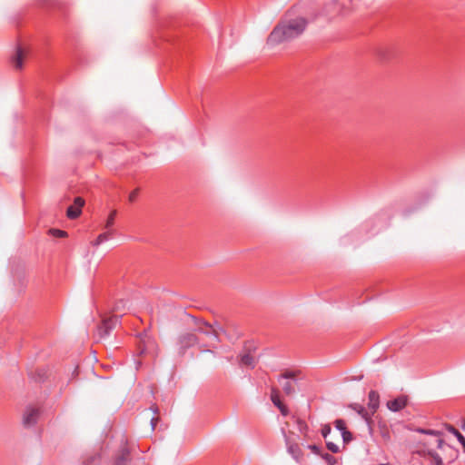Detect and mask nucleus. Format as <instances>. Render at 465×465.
I'll list each match as a JSON object with an SVG mask.
<instances>
[{
	"label": "nucleus",
	"mask_w": 465,
	"mask_h": 465,
	"mask_svg": "<svg viewBox=\"0 0 465 465\" xmlns=\"http://www.w3.org/2000/svg\"><path fill=\"white\" fill-rule=\"evenodd\" d=\"M295 377L296 372L293 371H286L278 377V381L282 384L286 395H292L295 392Z\"/></svg>",
	"instance_id": "3"
},
{
	"label": "nucleus",
	"mask_w": 465,
	"mask_h": 465,
	"mask_svg": "<svg viewBox=\"0 0 465 465\" xmlns=\"http://www.w3.org/2000/svg\"><path fill=\"white\" fill-rule=\"evenodd\" d=\"M416 431H418L421 434H425V435H439V431L434 430H430V429L419 428L416 430Z\"/></svg>",
	"instance_id": "23"
},
{
	"label": "nucleus",
	"mask_w": 465,
	"mask_h": 465,
	"mask_svg": "<svg viewBox=\"0 0 465 465\" xmlns=\"http://www.w3.org/2000/svg\"><path fill=\"white\" fill-rule=\"evenodd\" d=\"M120 303L123 304V308H124L125 303L123 301H120Z\"/></svg>",
	"instance_id": "36"
},
{
	"label": "nucleus",
	"mask_w": 465,
	"mask_h": 465,
	"mask_svg": "<svg viewBox=\"0 0 465 465\" xmlns=\"http://www.w3.org/2000/svg\"><path fill=\"white\" fill-rule=\"evenodd\" d=\"M114 309H115V310H120V304H119V303H117Z\"/></svg>",
	"instance_id": "35"
},
{
	"label": "nucleus",
	"mask_w": 465,
	"mask_h": 465,
	"mask_svg": "<svg viewBox=\"0 0 465 465\" xmlns=\"http://www.w3.org/2000/svg\"><path fill=\"white\" fill-rule=\"evenodd\" d=\"M195 323L197 324V328H196L197 331L203 333L207 336H210V338L214 342H219L220 331H224L218 323L212 325L203 320H195Z\"/></svg>",
	"instance_id": "2"
},
{
	"label": "nucleus",
	"mask_w": 465,
	"mask_h": 465,
	"mask_svg": "<svg viewBox=\"0 0 465 465\" xmlns=\"http://www.w3.org/2000/svg\"><path fill=\"white\" fill-rule=\"evenodd\" d=\"M379 465H391V464H389V463H381Z\"/></svg>",
	"instance_id": "37"
},
{
	"label": "nucleus",
	"mask_w": 465,
	"mask_h": 465,
	"mask_svg": "<svg viewBox=\"0 0 465 465\" xmlns=\"http://www.w3.org/2000/svg\"><path fill=\"white\" fill-rule=\"evenodd\" d=\"M157 421H158L157 418H153L151 420V425H152L153 430L155 428Z\"/></svg>",
	"instance_id": "32"
},
{
	"label": "nucleus",
	"mask_w": 465,
	"mask_h": 465,
	"mask_svg": "<svg viewBox=\"0 0 465 465\" xmlns=\"http://www.w3.org/2000/svg\"><path fill=\"white\" fill-rule=\"evenodd\" d=\"M119 322V318L116 315L111 316L103 320L101 325L98 327V333L101 338H106L110 335L116 324Z\"/></svg>",
	"instance_id": "4"
},
{
	"label": "nucleus",
	"mask_w": 465,
	"mask_h": 465,
	"mask_svg": "<svg viewBox=\"0 0 465 465\" xmlns=\"http://www.w3.org/2000/svg\"><path fill=\"white\" fill-rule=\"evenodd\" d=\"M379 393L375 391H371L369 392V407L371 410V414H373L377 409L379 408Z\"/></svg>",
	"instance_id": "11"
},
{
	"label": "nucleus",
	"mask_w": 465,
	"mask_h": 465,
	"mask_svg": "<svg viewBox=\"0 0 465 465\" xmlns=\"http://www.w3.org/2000/svg\"><path fill=\"white\" fill-rule=\"evenodd\" d=\"M82 211L77 209L74 205H71L67 208L66 215L70 219H76L81 214Z\"/></svg>",
	"instance_id": "18"
},
{
	"label": "nucleus",
	"mask_w": 465,
	"mask_h": 465,
	"mask_svg": "<svg viewBox=\"0 0 465 465\" xmlns=\"http://www.w3.org/2000/svg\"><path fill=\"white\" fill-rule=\"evenodd\" d=\"M447 430L456 437L458 441L462 445V448L465 451V437L456 428H454L451 425H450L447 428Z\"/></svg>",
	"instance_id": "14"
},
{
	"label": "nucleus",
	"mask_w": 465,
	"mask_h": 465,
	"mask_svg": "<svg viewBox=\"0 0 465 465\" xmlns=\"http://www.w3.org/2000/svg\"><path fill=\"white\" fill-rule=\"evenodd\" d=\"M139 195V189L136 188L134 189V191H132L130 193H129V196H128V200L130 203H134L136 201L137 197Z\"/></svg>",
	"instance_id": "26"
},
{
	"label": "nucleus",
	"mask_w": 465,
	"mask_h": 465,
	"mask_svg": "<svg viewBox=\"0 0 465 465\" xmlns=\"http://www.w3.org/2000/svg\"><path fill=\"white\" fill-rule=\"evenodd\" d=\"M117 215L116 210H113L110 212L104 224V229H114L115 217Z\"/></svg>",
	"instance_id": "16"
},
{
	"label": "nucleus",
	"mask_w": 465,
	"mask_h": 465,
	"mask_svg": "<svg viewBox=\"0 0 465 465\" xmlns=\"http://www.w3.org/2000/svg\"><path fill=\"white\" fill-rule=\"evenodd\" d=\"M198 341V338L193 333H186L180 338V344L183 348L193 346Z\"/></svg>",
	"instance_id": "10"
},
{
	"label": "nucleus",
	"mask_w": 465,
	"mask_h": 465,
	"mask_svg": "<svg viewBox=\"0 0 465 465\" xmlns=\"http://www.w3.org/2000/svg\"><path fill=\"white\" fill-rule=\"evenodd\" d=\"M49 233L54 237L63 238L67 235V232L65 231L60 230V229H50Z\"/></svg>",
	"instance_id": "20"
},
{
	"label": "nucleus",
	"mask_w": 465,
	"mask_h": 465,
	"mask_svg": "<svg viewBox=\"0 0 465 465\" xmlns=\"http://www.w3.org/2000/svg\"><path fill=\"white\" fill-rule=\"evenodd\" d=\"M341 437L344 443H348L352 440V435L348 430L346 431H342Z\"/></svg>",
	"instance_id": "28"
},
{
	"label": "nucleus",
	"mask_w": 465,
	"mask_h": 465,
	"mask_svg": "<svg viewBox=\"0 0 465 465\" xmlns=\"http://www.w3.org/2000/svg\"><path fill=\"white\" fill-rule=\"evenodd\" d=\"M271 400L274 406L276 407H280L282 404V402L280 400L279 391L274 387H272L271 391Z\"/></svg>",
	"instance_id": "17"
},
{
	"label": "nucleus",
	"mask_w": 465,
	"mask_h": 465,
	"mask_svg": "<svg viewBox=\"0 0 465 465\" xmlns=\"http://www.w3.org/2000/svg\"><path fill=\"white\" fill-rule=\"evenodd\" d=\"M461 429H462L463 430H465V419H464V420H463V421H462Z\"/></svg>",
	"instance_id": "34"
},
{
	"label": "nucleus",
	"mask_w": 465,
	"mask_h": 465,
	"mask_svg": "<svg viewBox=\"0 0 465 465\" xmlns=\"http://www.w3.org/2000/svg\"><path fill=\"white\" fill-rule=\"evenodd\" d=\"M287 450L289 454L297 461L301 462L303 457V452L297 443H291L287 441Z\"/></svg>",
	"instance_id": "8"
},
{
	"label": "nucleus",
	"mask_w": 465,
	"mask_h": 465,
	"mask_svg": "<svg viewBox=\"0 0 465 465\" xmlns=\"http://www.w3.org/2000/svg\"><path fill=\"white\" fill-rule=\"evenodd\" d=\"M334 425H335V428L341 431V433H342V431L347 430L346 424L343 420H341V419L336 420L334 422Z\"/></svg>",
	"instance_id": "21"
},
{
	"label": "nucleus",
	"mask_w": 465,
	"mask_h": 465,
	"mask_svg": "<svg viewBox=\"0 0 465 465\" xmlns=\"http://www.w3.org/2000/svg\"><path fill=\"white\" fill-rule=\"evenodd\" d=\"M116 234V231L114 229H105L104 232L100 233L97 238L93 241L91 243L93 246L97 247L100 244L113 239Z\"/></svg>",
	"instance_id": "6"
},
{
	"label": "nucleus",
	"mask_w": 465,
	"mask_h": 465,
	"mask_svg": "<svg viewBox=\"0 0 465 465\" xmlns=\"http://www.w3.org/2000/svg\"><path fill=\"white\" fill-rule=\"evenodd\" d=\"M308 448L315 454L320 455L321 454V449L314 444L309 445Z\"/></svg>",
	"instance_id": "30"
},
{
	"label": "nucleus",
	"mask_w": 465,
	"mask_h": 465,
	"mask_svg": "<svg viewBox=\"0 0 465 465\" xmlns=\"http://www.w3.org/2000/svg\"><path fill=\"white\" fill-rule=\"evenodd\" d=\"M326 447L332 453H337L340 450L338 445L331 441H326Z\"/></svg>",
	"instance_id": "24"
},
{
	"label": "nucleus",
	"mask_w": 465,
	"mask_h": 465,
	"mask_svg": "<svg viewBox=\"0 0 465 465\" xmlns=\"http://www.w3.org/2000/svg\"><path fill=\"white\" fill-rule=\"evenodd\" d=\"M299 425H300V430H302V427H306V424L302 421H300L299 422Z\"/></svg>",
	"instance_id": "33"
},
{
	"label": "nucleus",
	"mask_w": 465,
	"mask_h": 465,
	"mask_svg": "<svg viewBox=\"0 0 465 465\" xmlns=\"http://www.w3.org/2000/svg\"><path fill=\"white\" fill-rule=\"evenodd\" d=\"M206 351L211 352V353H213V351H211V350H207Z\"/></svg>",
	"instance_id": "38"
},
{
	"label": "nucleus",
	"mask_w": 465,
	"mask_h": 465,
	"mask_svg": "<svg viewBox=\"0 0 465 465\" xmlns=\"http://www.w3.org/2000/svg\"><path fill=\"white\" fill-rule=\"evenodd\" d=\"M407 404V397L400 396L394 400L389 401L387 402V407L391 411H399L402 410Z\"/></svg>",
	"instance_id": "7"
},
{
	"label": "nucleus",
	"mask_w": 465,
	"mask_h": 465,
	"mask_svg": "<svg viewBox=\"0 0 465 465\" xmlns=\"http://www.w3.org/2000/svg\"><path fill=\"white\" fill-rule=\"evenodd\" d=\"M322 458L329 464V465H334L336 463V459L329 454V453H324V454H322Z\"/></svg>",
	"instance_id": "22"
},
{
	"label": "nucleus",
	"mask_w": 465,
	"mask_h": 465,
	"mask_svg": "<svg viewBox=\"0 0 465 465\" xmlns=\"http://www.w3.org/2000/svg\"><path fill=\"white\" fill-rule=\"evenodd\" d=\"M100 459L99 455H93L84 461V465H93Z\"/></svg>",
	"instance_id": "25"
},
{
	"label": "nucleus",
	"mask_w": 465,
	"mask_h": 465,
	"mask_svg": "<svg viewBox=\"0 0 465 465\" xmlns=\"http://www.w3.org/2000/svg\"><path fill=\"white\" fill-rule=\"evenodd\" d=\"M281 413L283 415V416H287L288 415V409L285 405L282 404L280 407H277Z\"/></svg>",
	"instance_id": "31"
},
{
	"label": "nucleus",
	"mask_w": 465,
	"mask_h": 465,
	"mask_svg": "<svg viewBox=\"0 0 465 465\" xmlns=\"http://www.w3.org/2000/svg\"><path fill=\"white\" fill-rule=\"evenodd\" d=\"M84 205V200L82 197H76L74 201V206L82 211L83 206Z\"/></svg>",
	"instance_id": "27"
},
{
	"label": "nucleus",
	"mask_w": 465,
	"mask_h": 465,
	"mask_svg": "<svg viewBox=\"0 0 465 465\" xmlns=\"http://www.w3.org/2000/svg\"><path fill=\"white\" fill-rule=\"evenodd\" d=\"M26 55L25 51L21 47L17 46L15 56L13 57V64L15 69H22L23 62Z\"/></svg>",
	"instance_id": "9"
},
{
	"label": "nucleus",
	"mask_w": 465,
	"mask_h": 465,
	"mask_svg": "<svg viewBox=\"0 0 465 465\" xmlns=\"http://www.w3.org/2000/svg\"><path fill=\"white\" fill-rule=\"evenodd\" d=\"M429 455L431 457V463L433 465H444L441 457L436 451H429Z\"/></svg>",
	"instance_id": "19"
},
{
	"label": "nucleus",
	"mask_w": 465,
	"mask_h": 465,
	"mask_svg": "<svg viewBox=\"0 0 465 465\" xmlns=\"http://www.w3.org/2000/svg\"><path fill=\"white\" fill-rule=\"evenodd\" d=\"M240 364L253 369L256 365V360L250 353H245L240 356Z\"/></svg>",
	"instance_id": "13"
},
{
	"label": "nucleus",
	"mask_w": 465,
	"mask_h": 465,
	"mask_svg": "<svg viewBox=\"0 0 465 465\" xmlns=\"http://www.w3.org/2000/svg\"><path fill=\"white\" fill-rule=\"evenodd\" d=\"M40 416V410L35 407H27L23 416V423L25 427L34 426Z\"/></svg>",
	"instance_id": "5"
},
{
	"label": "nucleus",
	"mask_w": 465,
	"mask_h": 465,
	"mask_svg": "<svg viewBox=\"0 0 465 465\" xmlns=\"http://www.w3.org/2000/svg\"><path fill=\"white\" fill-rule=\"evenodd\" d=\"M308 21L302 16L289 17L287 14L272 29L266 40V45L273 48L281 44L292 41L303 34Z\"/></svg>",
	"instance_id": "1"
},
{
	"label": "nucleus",
	"mask_w": 465,
	"mask_h": 465,
	"mask_svg": "<svg viewBox=\"0 0 465 465\" xmlns=\"http://www.w3.org/2000/svg\"><path fill=\"white\" fill-rule=\"evenodd\" d=\"M129 460V450L124 446L119 454L115 457L114 465H125Z\"/></svg>",
	"instance_id": "12"
},
{
	"label": "nucleus",
	"mask_w": 465,
	"mask_h": 465,
	"mask_svg": "<svg viewBox=\"0 0 465 465\" xmlns=\"http://www.w3.org/2000/svg\"><path fill=\"white\" fill-rule=\"evenodd\" d=\"M331 426L329 424H326L322 429V435L324 439L328 437V435L331 433Z\"/></svg>",
	"instance_id": "29"
},
{
	"label": "nucleus",
	"mask_w": 465,
	"mask_h": 465,
	"mask_svg": "<svg viewBox=\"0 0 465 465\" xmlns=\"http://www.w3.org/2000/svg\"><path fill=\"white\" fill-rule=\"evenodd\" d=\"M352 409L355 411H357L368 423L370 422V420H369L371 419L370 414L363 406H361L360 404H354L352 406Z\"/></svg>",
	"instance_id": "15"
}]
</instances>
